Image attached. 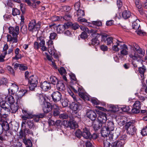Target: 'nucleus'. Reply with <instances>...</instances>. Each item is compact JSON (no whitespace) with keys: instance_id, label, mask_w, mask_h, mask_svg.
Listing matches in <instances>:
<instances>
[{"instance_id":"28","label":"nucleus","mask_w":147,"mask_h":147,"mask_svg":"<svg viewBox=\"0 0 147 147\" xmlns=\"http://www.w3.org/2000/svg\"><path fill=\"white\" fill-rule=\"evenodd\" d=\"M124 144V141L117 140L114 143L113 147H122Z\"/></svg>"},{"instance_id":"19","label":"nucleus","mask_w":147,"mask_h":147,"mask_svg":"<svg viewBox=\"0 0 147 147\" xmlns=\"http://www.w3.org/2000/svg\"><path fill=\"white\" fill-rule=\"evenodd\" d=\"M86 115L92 121L94 120L97 117V115L96 113L92 110L87 111Z\"/></svg>"},{"instance_id":"34","label":"nucleus","mask_w":147,"mask_h":147,"mask_svg":"<svg viewBox=\"0 0 147 147\" xmlns=\"http://www.w3.org/2000/svg\"><path fill=\"white\" fill-rule=\"evenodd\" d=\"M23 142L26 145V146H29V147H32V144L30 139H26L25 138H22Z\"/></svg>"},{"instance_id":"33","label":"nucleus","mask_w":147,"mask_h":147,"mask_svg":"<svg viewBox=\"0 0 147 147\" xmlns=\"http://www.w3.org/2000/svg\"><path fill=\"white\" fill-rule=\"evenodd\" d=\"M20 52V51L18 48L16 49L15 51V56L13 57V59L18 60L21 57V55L19 53Z\"/></svg>"},{"instance_id":"43","label":"nucleus","mask_w":147,"mask_h":147,"mask_svg":"<svg viewBox=\"0 0 147 147\" xmlns=\"http://www.w3.org/2000/svg\"><path fill=\"white\" fill-rule=\"evenodd\" d=\"M71 19V16L69 13L65 15L63 17L61 16L62 21H63L64 20L68 21L70 20Z\"/></svg>"},{"instance_id":"17","label":"nucleus","mask_w":147,"mask_h":147,"mask_svg":"<svg viewBox=\"0 0 147 147\" xmlns=\"http://www.w3.org/2000/svg\"><path fill=\"white\" fill-rule=\"evenodd\" d=\"M40 87L44 91H47L51 88V84L50 82L45 81L40 85Z\"/></svg>"},{"instance_id":"35","label":"nucleus","mask_w":147,"mask_h":147,"mask_svg":"<svg viewBox=\"0 0 147 147\" xmlns=\"http://www.w3.org/2000/svg\"><path fill=\"white\" fill-rule=\"evenodd\" d=\"M70 107L72 110L75 111L78 110L79 107V105L75 102H72L70 105Z\"/></svg>"},{"instance_id":"30","label":"nucleus","mask_w":147,"mask_h":147,"mask_svg":"<svg viewBox=\"0 0 147 147\" xmlns=\"http://www.w3.org/2000/svg\"><path fill=\"white\" fill-rule=\"evenodd\" d=\"M24 122H26L28 127L30 129H34L35 128V125L34 124L33 120H28L27 122L26 121H24Z\"/></svg>"},{"instance_id":"37","label":"nucleus","mask_w":147,"mask_h":147,"mask_svg":"<svg viewBox=\"0 0 147 147\" xmlns=\"http://www.w3.org/2000/svg\"><path fill=\"white\" fill-rule=\"evenodd\" d=\"M99 34L98 33V35L96 36L92 37H92H94L91 40V43L94 46H97L99 44V41L98 40L97 37Z\"/></svg>"},{"instance_id":"2","label":"nucleus","mask_w":147,"mask_h":147,"mask_svg":"<svg viewBox=\"0 0 147 147\" xmlns=\"http://www.w3.org/2000/svg\"><path fill=\"white\" fill-rule=\"evenodd\" d=\"M18 103L16 102L15 104L9 105L5 102L2 101L0 102V105L2 108L6 111V113H9L11 111L12 113H15L18 109Z\"/></svg>"},{"instance_id":"54","label":"nucleus","mask_w":147,"mask_h":147,"mask_svg":"<svg viewBox=\"0 0 147 147\" xmlns=\"http://www.w3.org/2000/svg\"><path fill=\"white\" fill-rule=\"evenodd\" d=\"M38 41L39 40L40 42H39V45L40 47L41 46H44L45 45V40L43 39L42 38L40 37L38 39Z\"/></svg>"},{"instance_id":"48","label":"nucleus","mask_w":147,"mask_h":147,"mask_svg":"<svg viewBox=\"0 0 147 147\" xmlns=\"http://www.w3.org/2000/svg\"><path fill=\"white\" fill-rule=\"evenodd\" d=\"M77 15L78 17H82L85 15L84 12L83 10L81 9H79L76 10Z\"/></svg>"},{"instance_id":"42","label":"nucleus","mask_w":147,"mask_h":147,"mask_svg":"<svg viewBox=\"0 0 147 147\" xmlns=\"http://www.w3.org/2000/svg\"><path fill=\"white\" fill-rule=\"evenodd\" d=\"M146 68L143 65L142 67H140L138 68V70L140 74L144 76L146 71Z\"/></svg>"},{"instance_id":"53","label":"nucleus","mask_w":147,"mask_h":147,"mask_svg":"<svg viewBox=\"0 0 147 147\" xmlns=\"http://www.w3.org/2000/svg\"><path fill=\"white\" fill-rule=\"evenodd\" d=\"M136 6L138 9H140L142 7V5L139 0H134Z\"/></svg>"},{"instance_id":"23","label":"nucleus","mask_w":147,"mask_h":147,"mask_svg":"<svg viewBox=\"0 0 147 147\" xmlns=\"http://www.w3.org/2000/svg\"><path fill=\"white\" fill-rule=\"evenodd\" d=\"M103 126V125L101 123H100L96 120L93 122L92 125L93 128L95 131H97Z\"/></svg>"},{"instance_id":"64","label":"nucleus","mask_w":147,"mask_h":147,"mask_svg":"<svg viewBox=\"0 0 147 147\" xmlns=\"http://www.w3.org/2000/svg\"><path fill=\"white\" fill-rule=\"evenodd\" d=\"M57 36V34L55 32L51 33L49 36L50 40H54L55 38Z\"/></svg>"},{"instance_id":"57","label":"nucleus","mask_w":147,"mask_h":147,"mask_svg":"<svg viewBox=\"0 0 147 147\" xmlns=\"http://www.w3.org/2000/svg\"><path fill=\"white\" fill-rule=\"evenodd\" d=\"M129 18H130V20L133 22L135 21H136L137 20H138L136 16L133 14H131V15Z\"/></svg>"},{"instance_id":"22","label":"nucleus","mask_w":147,"mask_h":147,"mask_svg":"<svg viewBox=\"0 0 147 147\" xmlns=\"http://www.w3.org/2000/svg\"><path fill=\"white\" fill-rule=\"evenodd\" d=\"M90 132L86 127L83 129L82 136L85 138L89 139L91 137Z\"/></svg>"},{"instance_id":"36","label":"nucleus","mask_w":147,"mask_h":147,"mask_svg":"<svg viewBox=\"0 0 147 147\" xmlns=\"http://www.w3.org/2000/svg\"><path fill=\"white\" fill-rule=\"evenodd\" d=\"M38 98L39 102L42 105L45 102H47L46 101V97L42 94L39 95L38 96Z\"/></svg>"},{"instance_id":"61","label":"nucleus","mask_w":147,"mask_h":147,"mask_svg":"<svg viewBox=\"0 0 147 147\" xmlns=\"http://www.w3.org/2000/svg\"><path fill=\"white\" fill-rule=\"evenodd\" d=\"M7 83V79L5 78H2L0 81V84L1 85H6Z\"/></svg>"},{"instance_id":"13","label":"nucleus","mask_w":147,"mask_h":147,"mask_svg":"<svg viewBox=\"0 0 147 147\" xmlns=\"http://www.w3.org/2000/svg\"><path fill=\"white\" fill-rule=\"evenodd\" d=\"M52 97L54 102H57L61 100V94L59 92L56 91L52 93Z\"/></svg>"},{"instance_id":"55","label":"nucleus","mask_w":147,"mask_h":147,"mask_svg":"<svg viewBox=\"0 0 147 147\" xmlns=\"http://www.w3.org/2000/svg\"><path fill=\"white\" fill-rule=\"evenodd\" d=\"M20 14V11L17 8L13 9L12 10V14L13 16L18 15Z\"/></svg>"},{"instance_id":"8","label":"nucleus","mask_w":147,"mask_h":147,"mask_svg":"<svg viewBox=\"0 0 147 147\" xmlns=\"http://www.w3.org/2000/svg\"><path fill=\"white\" fill-rule=\"evenodd\" d=\"M80 28L81 30L84 31L83 32H87L88 33L91 34L92 37H96L98 35V33L96 32V30L93 29L89 30L87 27L84 26H81L80 27Z\"/></svg>"},{"instance_id":"45","label":"nucleus","mask_w":147,"mask_h":147,"mask_svg":"<svg viewBox=\"0 0 147 147\" xmlns=\"http://www.w3.org/2000/svg\"><path fill=\"white\" fill-rule=\"evenodd\" d=\"M50 81L51 83L53 85H55L58 81V79L55 76H51L50 78Z\"/></svg>"},{"instance_id":"25","label":"nucleus","mask_w":147,"mask_h":147,"mask_svg":"<svg viewBox=\"0 0 147 147\" xmlns=\"http://www.w3.org/2000/svg\"><path fill=\"white\" fill-rule=\"evenodd\" d=\"M56 86L57 89L60 91L64 90L65 89V85L63 82L61 81L57 82Z\"/></svg>"},{"instance_id":"29","label":"nucleus","mask_w":147,"mask_h":147,"mask_svg":"<svg viewBox=\"0 0 147 147\" xmlns=\"http://www.w3.org/2000/svg\"><path fill=\"white\" fill-rule=\"evenodd\" d=\"M117 41H116V45H114L112 47L113 49V51H118L119 50V48L118 47H121V45H122V44H121L120 43L121 42L120 41L116 40Z\"/></svg>"},{"instance_id":"10","label":"nucleus","mask_w":147,"mask_h":147,"mask_svg":"<svg viewBox=\"0 0 147 147\" xmlns=\"http://www.w3.org/2000/svg\"><path fill=\"white\" fill-rule=\"evenodd\" d=\"M65 126L67 127H69L71 129H74L78 127L77 123L74 121H66L65 123H64Z\"/></svg>"},{"instance_id":"38","label":"nucleus","mask_w":147,"mask_h":147,"mask_svg":"<svg viewBox=\"0 0 147 147\" xmlns=\"http://www.w3.org/2000/svg\"><path fill=\"white\" fill-rule=\"evenodd\" d=\"M129 46L132 51L135 50L136 51L140 47L138 44L135 43H132L131 45H129Z\"/></svg>"},{"instance_id":"20","label":"nucleus","mask_w":147,"mask_h":147,"mask_svg":"<svg viewBox=\"0 0 147 147\" xmlns=\"http://www.w3.org/2000/svg\"><path fill=\"white\" fill-rule=\"evenodd\" d=\"M128 48L127 46L125 44L121 45L120 53L123 55H126L128 54Z\"/></svg>"},{"instance_id":"9","label":"nucleus","mask_w":147,"mask_h":147,"mask_svg":"<svg viewBox=\"0 0 147 147\" xmlns=\"http://www.w3.org/2000/svg\"><path fill=\"white\" fill-rule=\"evenodd\" d=\"M71 25V23H65L64 25H59L57 27L56 30L58 32L62 33L65 29L67 28L68 26Z\"/></svg>"},{"instance_id":"46","label":"nucleus","mask_w":147,"mask_h":147,"mask_svg":"<svg viewBox=\"0 0 147 147\" xmlns=\"http://www.w3.org/2000/svg\"><path fill=\"white\" fill-rule=\"evenodd\" d=\"M33 3H32V6L33 8H36L37 6L39 5L41 3L40 1L36 0H32Z\"/></svg>"},{"instance_id":"60","label":"nucleus","mask_w":147,"mask_h":147,"mask_svg":"<svg viewBox=\"0 0 147 147\" xmlns=\"http://www.w3.org/2000/svg\"><path fill=\"white\" fill-rule=\"evenodd\" d=\"M121 110L124 112H126L129 110L130 108L128 106H123L121 108Z\"/></svg>"},{"instance_id":"47","label":"nucleus","mask_w":147,"mask_h":147,"mask_svg":"<svg viewBox=\"0 0 147 147\" xmlns=\"http://www.w3.org/2000/svg\"><path fill=\"white\" fill-rule=\"evenodd\" d=\"M92 27L95 28V26H101L102 25V22L100 21H96L92 22Z\"/></svg>"},{"instance_id":"58","label":"nucleus","mask_w":147,"mask_h":147,"mask_svg":"<svg viewBox=\"0 0 147 147\" xmlns=\"http://www.w3.org/2000/svg\"><path fill=\"white\" fill-rule=\"evenodd\" d=\"M58 71L61 75L65 74L66 73V71L65 69L63 67H61L58 69Z\"/></svg>"},{"instance_id":"63","label":"nucleus","mask_w":147,"mask_h":147,"mask_svg":"<svg viewBox=\"0 0 147 147\" xmlns=\"http://www.w3.org/2000/svg\"><path fill=\"white\" fill-rule=\"evenodd\" d=\"M103 144L104 147H112L111 144L107 140L104 141Z\"/></svg>"},{"instance_id":"52","label":"nucleus","mask_w":147,"mask_h":147,"mask_svg":"<svg viewBox=\"0 0 147 147\" xmlns=\"http://www.w3.org/2000/svg\"><path fill=\"white\" fill-rule=\"evenodd\" d=\"M8 48V45L6 43L4 45L3 47V53L2 54L5 57V55L7 54V51Z\"/></svg>"},{"instance_id":"6","label":"nucleus","mask_w":147,"mask_h":147,"mask_svg":"<svg viewBox=\"0 0 147 147\" xmlns=\"http://www.w3.org/2000/svg\"><path fill=\"white\" fill-rule=\"evenodd\" d=\"M28 85L30 89L33 90L37 86L38 78L36 76L32 75L28 79Z\"/></svg>"},{"instance_id":"39","label":"nucleus","mask_w":147,"mask_h":147,"mask_svg":"<svg viewBox=\"0 0 147 147\" xmlns=\"http://www.w3.org/2000/svg\"><path fill=\"white\" fill-rule=\"evenodd\" d=\"M2 122V123H1V125L3 127V130H4L5 131H8L9 128L8 123L6 121H4Z\"/></svg>"},{"instance_id":"26","label":"nucleus","mask_w":147,"mask_h":147,"mask_svg":"<svg viewBox=\"0 0 147 147\" xmlns=\"http://www.w3.org/2000/svg\"><path fill=\"white\" fill-rule=\"evenodd\" d=\"M45 115V114L43 113H40L37 115H33V117L32 118H33L34 121L38 122L40 118H43Z\"/></svg>"},{"instance_id":"1","label":"nucleus","mask_w":147,"mask_h":147,"mask_svg":"<svg viewBox=\"0 0 147 147\" xmlns=\"http://www.w3.org/2000/svg\"><path fill=\"white\" fill-rule=\"evenodd\" d=\"M9 32L10 34H7V41L10 43H16L18 42L17 36L19 34V27L16 26L15 28L10 27L9 28Z\"/></svg>"},{"instance_id":"7","label":"nucleus","mask_w":147,"mask_h":147,"mask_svg":"<svg viewBox=\"0 0 147 147\" xmlns=\"http://www.w3.org/2000/svg\"><path fill=\"white\" fill-rule=\"evenodd\" d=\"M133 106V108L131 109L132 112L134 113H139L141 106L140 102L138 100L136 101Z\"/></svg>"},{"instance_id":"27","label":"nucleus","mask_w":147,"mask_h":147,"mask_svg":"<svg viewBox=\"0 0 147 147\" xmlns=\"http://www.w3.org/2000/svg\"><path fill=\"white\" fill-rule=\"evenodd\" d=\"M6 102L9 104V105L13 104L15 102L14 97L11 95L7 96L5 98Z\"/></svg>"},{"instance_id":"16","label":"nucleus","mask_w":147,"mask_h":147,"mask_svg":"<svg viewBox=\"0 0 147 147\" xmlns=\"http://www.w3.org/2000/svg\"><path fill=\"white\" fill-rule=\"evenodd\" d=\"M43 110L45 113H47L52 110L51 105L49 102H45L42 105Z\"/></svg>"},{"instance_id":"51","label":"nucleus","mask_w":147,"mask_h":147,"mask_svg":"<svg viewBox=\"0 0 147 147\" xmlns=\"http://www.w3.org/2000/svg\"><path fill=\"white\" fill-rule=\"evenodd\" d=\"M141 133L144 136L147 135V127L145 126L142 129Z\"/></svg>"},{"instance_id":"4","label":"nucleus","mask_w":147,"mask_h":147,"mask_svg":"<svg viewBox=\"0 0 147 147\" xmlns=\"http://www.w3.org/2000/svg\"><path fill=\"white\" fill-rule=\"evenodd\" d=\"M133 124V122L129 121L126 123L125 126L127 134L131 136L135 135L136 134L137 129Z\"/></svg>"},{"instance_id":"12","label":"nucleus","mask_w":147,"mask_h":147,"mask_svg":"<svg viewBox=\"0 0 147 147\" xmlns=\"http://www.w3.org/2000/svg\"><path fill=\"white\" fill-rule=\"evenodd\" d=\"M27 92V90L22 89L17 92L16 94V98L17 99V102H19L22 97L24 96Z\"/></svg>"},{"instance_id":"40","label":"nucleus","mask_w":147,"mask_h":147,"mask_svg":"<svg viewBox=\"0 0 147 147\" xmlns=\"http://www.w3.org/2000/svg\"><path fill=\"white\" fill-rule=\"evenodd\" d=\"M136 51L137 52V53H138V55L140 56L141 58L144 56L145 54V50L142 49L140 47Z\"/></svg>"},{"instance_id":"21","label":"nucleus","mask_w":147,"mask_h":147,"mask_svg":"<svg viewBox=\"0 0 147 147\" xmlns=\"http://www.w3.org/2000/svg\"><path fill=\"white\" fill-rule=\"evenodd\" d=\"M49 47V45L48 51L49 53L51 55L53 56L55 58L58 59L59 58V57L58 54L56 53V50L53 47L52 48H50Z\"/></svg>"},{"instance_id":"24","label":"nucleus","mask_w":147,"mask_h":147,"mask_svg":"<svg viewBox=\"0 0 147 147\" xmlns=\"http://www.w3.org/2000/svg\"><path fill=\"white\" fill-rule=\"evenodd\" d=\"M72 88L75 93H77L78 92L79 95L80 97H82L84 93L83 92V90L82 87H78L77 86L76 88H75L74 87H73Z\"/></svg>"},{"instance_id":"18","label":"nucleus","mask_w":147,"mask_h":147,"mask_svg":"<svg viewBox=\"0 0 147 147\" xmlns=\"http://www.w3.org/2000/svg\"><path fill=\"white\" fill-rule=\"evenodd\" d=\"M129 56L130 58L134 60H137L141 58L138 53L135 50L131 51Z\"/></svg>"},{"instance_id":"11","label":"nucleus","mask_w":147,"mask_h":147,"mask_svg":"<svg viewBox=\"0 0 147 147\" xmlns=\"http://www.w3.org/2000/svg\"><path fill=\"white\" fill-rule=\"evenodd\" d=\"M107 120V115L105 113H103L98 116L96 121L103 126L105 125V123Z\"/></svg>"},{"instance_id":"3","label":"nucleus","mask_w":147,"mask_h":147,"mask_svg":"<svg viewBox=\"0 0 147 147\" xmlns=\"http://www.w3.org/2000/svg\"><path fill=\"white\" fill-rule=\"evenodd\" d=\"M114 128V123L111 121L108 123L107 125L105 124L103 126L101 130V134L104 137H107L110 133V131H113Z\"/></svg>"},{"instance_id":"31","label":"nucleus","mask_w":147,"mask_h":147,"mask_svg":"<svg viewBox=\"0 0 147 147\" xmlns=\"http://www.w3.org/2000/svg\"><path fill=\"white\" fill-rule=\"evenodd\" d=\"M140 21L139 20H137L132 23V27L135 30H138L140 27Z\"/></svg>"},{"instance_id":"32","label":"nucleus","mask_w":147,"mask_h":147,"mask_svg":"<svg viewBox=\"0 0 147 147\" xmlns=\"http://www.w3.org/2000/svg\"><path fill=\"white\" fill-rule=\"evenodd\" d=\"M131 15V13L128 10H124L122 13V16L124 19H127L130 17Z\"/></svg>"},{"instance_id":"15","label":"nucleus","mask_w":147,"mask_h":147,"mask_svg":"<svg viewBox=\"0 0 147 147\" xmlns=\"http://www.w3.org/2000/svg\"><path fill=\"white\" fill-rule=\"evenodd\" d=\"M22 112L24 115L22 116V118L23 120H26L27 119H31L33 117V115L26 109H23L22 110Z\"/></svg>"},{"instance_id":"56","label":"nucleus","mask_w":147,"mask_h":147,"mask_svg":"<svg viewBox=\"0 0 147 147\" xmlns=\"http://www.w3.org/2000/svg\"><path fill=\"white\" fill-rule=\"evenodd\" d=\"M8 116L7 114H3L2 115L0 113V121L3 122L4 121V119L6 118Z\"/></svg>"},{"instance_id":"62","label":"nucleus","mask_w":147,"mask_h":147,"mask_svg":"<svg viewBox=\"0 0 147 147\" xmlns=\"http://www.w3.org/2000/svg\"><path fill=\"white\" fill-rule=\"evenodd\" d=\"M21 31L23 33H25L27 31V27L25 25H22L20 29Z\"/></svg>"},{"instance_id":"41","label":"nucleus","mask_w":147,"mask_h":147,"mask_svg":"<svg viewBox=\"0 0 147 147\" xmlns=\"http://www.w3.org/2000/svg\"><path fill=\"white\" fill-rule=\"evenodd\" d=\"M69 94L73 98L74 101H76L79 103L80 102V100L78 96H76L74 93L71 92V93H69Z\"/></svg>"},{"instance_id":"59","label":"nucleus","mask_w":147,"mask_h":147,"mask_svg":"<svg viewBox=\"0 0 147 147\" xmlns=\"http://www.w3.org/2000/svg\"><path fill=\"white\" fill-rule=\"evenodd\" d=\"M82 134V132L79 129L77 130L76 132V136L78 138H80L81 137Z\"/></svg>"},{"instance_id":"14","label":"nucleus","mask_w":147,"mask_h":147,"mask_svg":"<svg viewBox=\"0 0 147 147\" xmlns=\"http://www.w3.org/2000/svg\"><path fill=\"white\" fill-rule=\"evenodd\" d=\"M107 34H103L102 35V38L104 40H106V43L108 45H111L112 44H114L115 40L113 39V37H107Z\"/></svg>"},{"instance_id":"5","label":"nucleus","mask_w":147,"mask_h":147,"mask_svg":"<svg viewBox=\"0 0 147 147\" xmlns=\"http://www.w3.org/2000/svg\"><path fill=\"white\" fill-rule=\"evenodd\" d=\"M41 24L40 22H38L36 23L35 20H33L28 24V30L32 32L38 31L39 30Z\"/></svg>"},{"instance_id":"49","label":"nucleus","mask_w":147,"mask_h":147,"mask_svg":"<svg viewBox=\"0 0 147 147\" xmlns=\"http://www.w3.org/2000/svg\"><path fill=\"white\" fill-rule=\"evenodd\" d=\"M7 69L10 74L13 76L15 75V72L14 69L11 66H7Z\"/></svg>"},{"instance_id":"44","label":"nucleus","mask_w":147,"mask_h":147,"mask_svg":"<svg viewBox=\"0 0 147 147\" xmlns=\"http://www.w3.org/2000/svg\"><path fill=\"white\" fill-rule=\"evenodd\" d=\"M51 19L53 21H62L61 16H54L51 17Z\"/></svg>"},{"instance_id":"50","label":"nucleus","mask_w":147,"mask_h":147,"mask_svg":"<svg viewBox=\"0 0 147 147\" xmlns=\"http://www.w3.org/2000/svg\"><path fill=\"white\" fill-rule=\"evenodd\" d=\"M47 58L48 60L52 62V65H53V66L55 68H57V66L55 65L54 61V60L53 59V58L51 56H50L47 55Z\"/></svg>"}]
</instances>
